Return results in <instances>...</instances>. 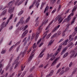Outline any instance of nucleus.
Masks as SVG:
<instances>
[{"mask_svg": "<svg viewBox=\"0 0 77 77\" xmlns=\"http://www.w3.org/2000/svg\"><path fill=\"white\" fill-rule=\"evenodd\" d=\"M54 72V70H52L51 71V72L50 73V74H49V75H50V76H51L53 74V73Z\"/></svg>", "mask_w": 77, "mask_h": 77, "instance_id": "nucleus-25", "label": "nucleus"}, {"mask_svg": "<svg viewBox=\"0 0 77 77\" xmlns=\"http://www.w3.org/2000/svg\"><path fill=\"white\" fill-rule=\"evenodd\" d=\"M28 27V25H26L25 26L24 29H23V31H24V30H26V29Z\"/></svg>", "mask_w": 77, "mask_h": 77, "instance_id": "nucleus-39", "label": "nucleus"}, {"mask_svg": "<svg viewBox=\"0 0 77 77\" xmlns=\"http://www.w3.org/2000/svg\"><path fill=\"white\" fill-rule=\"evenodd\" d=\"M12 17H13V14H11V15L10 16V17L8 19V20H7V22H6L5 24V23L3 22L1 26V28L0 29V32L2 30V29L4 28V27H6V26L7 25H8V24L9 23V21L11 20H12Z\"/></svg>", "mask_w": 77, "mask_h": 77, "instance_id": "nucleus-2", "label": "nucleus"}, {"mask_svg": "<svg viewBox=\"0 0 77 77\" xmlns=\"http://www.w3.org/2000/svg\"><path fill=\"white\" fill-rule=\"evenodd\" d=\"M59 59V58L58 57L52 63V64H51V66H54L56 63V62H57V61Z\"/></svg>", "mask_w": 77, "mask_h": 77, "instance_id": "nucleus-10", "label": "nucleus"}, {"mask_svg": "<svg viewBox=\"0 0 77 77\" xmlns=\"http://www.w3.org/2000/svg\"><path fill=\"white\" fill-rule=\"evenodd\" d=\"M59 51H57L56 53H55V56H57V55L58 53H59Z\"/></svg>", "mask_w": 77, "mask_h": 77, "instance_id": "nucleus-62", "label": "nucleus"}, {"mask_svg": "<svg viewBox=\"0 0 77 77\" xmlns=\"http://www.w3.org/2000/svg\"><path fill=\"white\" fill-rule=\"evenodd\" d=\"M74 45V44H73L72 42H71L69 44L67 47L68 48V47H70V48H72V47Z\"/></svg>", "mask_w": 77, "mask_h": 77, "instance_id": "nucleus-11", "label": "nucleus"}, {"mask_svg": "<svg viewBox=\"0 0 77 77\" xmlns=\"http://www.w3.org/2000/svg\"><path fill=\"white\" fill-rule=\"evenodd\" d=\"M69 68L68 67L66 68L65 70V72H66V71H67L69 70Z\"/></svg>", "mask_w": 77, "mask_h": 77, "instance_id": "nucleus-57", "label": "nucleus"}, {"mask_svg": "<svg viewBox=\"0 0 77 77\" xmlns=\"http://www.w3.org/2000/svg\"><path fill=\"white\" fill-rule=\"evenodd\" d=\"M38 24H39V22H37L35 25V27H37L38 26Z\"/></svg>", "mask_w": 77, "mask_h": 77, "instance_id": "nucleus-53", "label": "nucleus"}, {"mask_svg": "<svg viewBox=\"0 0 77 77\" xmlns=\"http://www.w3.org/2000/svg\"><path fill=\"white\" fill-rule=\"evenodd\" d=\"M40 62H41V60H38L35 63V65H38L39 63Z\"/></svg>", "mask_w": 77, "mask_h": 77, "instance_id": "nucleus-31", "label": "nucleus"}, {"mask_svg": "<svg viewBox=\"0 0 77 77\" xmlns=\"http://www.w3.org/2000/svg\"><path fill=\"white\" fill-rule=\"evenodd\" d=\"M69 39L70 41H72L73 40V38H71V36L70 35L69 37Z\"/></svg>", "mask_w": 77, "mask_h": 77, "instance_id": "nucleus-42", "label": "nucleus"}, {"mask_svg": "<svg viewBox=\"0 0 77 77\" xmlns=\"http://www.w3.org/2000/svg\"><path fill=\"white\" fill-rule=\"evenodd\" d=\"M51 33H50L46 37V39H48L49 38H50V37L51 36Z\"/></svg>", "mask_w": 77, "mask_h": 77, "instance_id": "nucleus-46", "label": "nucleus"}, {"mask_svg": "<svg viewBox=\"0 0 77 77\" xmlns=\"http://www.w3.org/2000/svg\"><path fill=\"white\" fill-rule=\"evenodd\" d=\"M71 19V16L70 15H69L67 18H66L63 21V22L65 23V22H67V23H68L70 20Z\"/></svg>", "mask_w": 77, "mask_h": 77, "instance_id": "nucleus-6", "label": "nucleus"}, {"mask_svg": "<svg viewBox=\"0 0 77 77\" xmlns=\"http://www.w3.org/2000/svg\"><path fill=\"white\" fill-rule=\"evenodd\" d=\"M45 49H44L42 51L41 53H40V54H39V55L38 56V58H39V57H43L44 54H43V53H44V51H45Z\"/></svg>", "mask_w": 77, "mask_h": 77, "instance_id": "nucleus-9", "label": "nucleus"}, {"mask_svg": "<svg viewBox=\"0 0 77 77\" xmlns=\"http://www.w3.org/2000/svg\"><path fill=\"white\" fill-rule=\"evenodd\" d=\"M20 0H17L16 3H15V5L16 6H17L18 5V2H20Z\"/></svg>", "mask_w": 77, "mask_h": 77, "instance_id": "nucleus-45", "label": "nucleus"}, {"mask_svg": "<svg viewBox=\"0 0 77 77\" xmlns=\"http://www.w3.org/2000/svg\"><path fill=\"white\" fill-rule=\"evenodd\" d=\"M77 5H75L73 8V9L72 11V12H75V11H76V10H77Z\"/></svg>", "mask_w": 77, "mask_h": 77, "instance_id": "nucleus-20", "label": "nucleus"}, {"mask_svg": "<svg viewBox=\"0 0 77 77\" xmlns=\"http://www.w3.org/2000/svg\"><path fill=\"white\" fill-rule=\"evenodd\" d=\"M24 12V11L23 10H22L21 11H20L19 13L18 14V15H22L23 13Z\"/></svg>", "mask_w": 77, "mask_h": 77, "instance_id": "nucleus-34", "label": "nucleus"}, {"mask_svg": "<svg viewBox=\"0 0 77 77\" xmlns=\"http://www.w3.org/2000/svg\"><path fill=\"white\" fill-rule=\"evenodd\" d=\"M3 67V66H2V64H0V69H1L0 70V74L1 73V72L2 71V67Z\"/></svg>", "mask_w": 77, "mask_h": 77, "instance_id": "nucleus-33", "label": "nucleus"}, {"mask_svg": "<svg viewBox=\"0 0 77 77\" xmlns=\"http://www.w3.org/2000/svg\"><path fill=\"white\" fill-rule=\"evenodd\" d=\"M48 9H49V7L47 6L45 8V11H44V13H45V12H46V11L48 10Z\"/></svg>", "mask_w": 77, "mask_h": 77, "instance_id": "nucleus-26", "label": "nucleus"}, {"mask_svg": "<svg viewBox=\"0 0 77 77\" xmlns=\"http://www.w3.org/2000/svg\"><path fill=\"white\" fill-rule=\"evenodd\" d=\"M64 72H65V71H64V70H62L61 72H60V74H59L60 75H62V74H63L64 73Z\"/></svg>", "mask_w": 77, "mask_h": 77, "instance_id": "nucleus-44", "label": "nucleus"}, {"mask_svg": "<svg viewBox=\"0 0 77 77\" xmlns=\"http://www.w3.org/2000/svg\"><path fill=\"white\" fill-rule=\"evenodd\" d=\"M57 35V33H55L51 37V38L52 39V38H53L54 37H56Z\"/></svg>", "mask_w": 77, "mask_h": 77, "instance_id": "nucleus-43", "label": "nucleus"}, {"mask_svg": "<svg viewBox=\"0 0 77 77\" xmlns=\"http://www.w3.org/2000/svg\"><path fill=\"white\" fill-rule=\"evenodd\" d=\"M14 2H15V0H13L8 4V6H7V8H9L8 13H10V14L12 13L14 10V9H15V7L12 8V4L14 3Z\"/></svg>", "mask_w": 77, "mask_h": 77, "instance_id": "nucleus-1", "label": "nucleus"}, {"mask_svg": "<svg viewBox=\"0 0 77 77\" xmlns=\"http://www.w3.org/2000/svg\"><path fill=\"white\" fill-rule=\"evenodd\" d=\"M25 0H21L19 2V3L18 5V6L20 5H21L22 3H23V2Z\"/></svg>", "mask_w": 77, "mask_h": 77, "instance_id": "nucleus-35", "label": "nucleus"}, {"mask_svg": "<svg viewBox=\"0 0 77 77\" xmlns=\"http://www.w3.org/2000/svg\"><path fill=\"white\" fill-rule=\"evenodd\" d=\"M26 71H25L23 72V73L22 74V77H24V76L25 74H26Z\"/></svg>", "mask_w": 77, "mask_h": 77, "instance_id": "nucleus-50", "label": "nucleus"}, {"mask_svg": "<svg viewBox=\"0 0 77 77\" xmlns=\"http://www.w3.org/2000/svg\"><path fill=\"white\" fill-rule=\"evenodd\" d=\"M33 48H36V43H35L32 46Z\"/></svg>", "mask_w": 77, "mask_h": 77, "instance_id": "nucleus-47", "label": "nucleus"}, {"mask_svg": "<svg viewBox=\"0 0 77 77\" xmlns=\"http://www.w3.org/2000/svg\"><path fill=\"white\" fill-rule=\"evenodd\" d=\"M33 54H32V55L31 54V56H30L28 59L29 62V61H30L31 60H32V57H33Z\"/></svg>", "mask_w": 77, "mask_h": 77, "instance_id": "nucleus-22", "label": "nucleus"}, {"mask_svg": "<svg viewBox=\"0 0 77 77\" xmlns=\"http://www.w3.org/2000/svg\"><path fill=\"white\" fill-rule=\"evenodd\" d=\"M24 19V17H22L20 20V21L18 22L16 25V27H18V26L20 23H21L23 24V19Z\"/></svg>", "mask_w": 77, "mask_h": 77, "instance_id": "nucleus-7", "label": "nucleus"}, {"mask_svg": "<svg viewBox=\"0 0 77 77\" xmlns=\"http://www.w3.org/2000/svg\"><path fill=\"white\" fill-rule=\"evenodd\" d=\"M53 42L51 41H50V42L49 43L48 45H51V44H53Z\"/></svg>", "mask_w": 77, "mask_h": 77, "instance_id": "nucleus-54", "label": "nucleus"}, {"mask_svg": "<svg viewBox=\"0 0 77 77\" xmlns=\"http://www.w3.org/2000/svg\"><path fill=\"white\" fill-rule=\"evenodd\" d=\"M31 51V49H29L28 51H27V54H29L30 51Z\"/></svg>", "mask_w": 77, "mask_h": 77, "instance_id": "nucleus-61", "label": "nucleus"}, {"mask_svg": "<svg viewBox=\"0 0 77 77\" xmlns=\"http://www.w3.org/2000/svg\"><path fill=\"white\" fill-rule=\"evenodd\" d=\"M67 49H68V47H66L65 48H64L63 49L62 51V52H61V55H62V54H63V53H65V51H66V50H67Z\"/></svg>", "mask_w": 77, "mask_h": 77, "instance_id": "nucleus-13", "label": "nucleus"}, {"mask_svg": "<svg viewBox=\"0 0 77 77\" xmlns=\"http://www.w3.org/2000/svg\"><path fill=\"white\" fill-rule=\"evenodd\" d=\"M48 32H49V31L48 30L47 31H46V32H44L43 33V35H45L43 37V38L44 39V38H45V37H46L47 36V33H48Z\"/></svg>", "mask_w": 77, "mask_h": 77, "instance_id": "nucleus-17", "label": "nucleus"}, {"mask_svg": "<svg viewBox=\"0 0 77 77\" xmlns=\"http://www.w3.org/2000/svg\"><path fill=\"white\" fill-rule=\"evenodd\" d=\"M76 72V69H75L72 72V74H74Z\"/></svg>", "mask_w": 77, "mask_h": 77, "instance_id": "nucleus-51", "label": "nucleus"}, {"mask_svg": "<svg viewBox=\"0 0 77 77\" xmlns=\"http://www.w3.org/2000/svg\"><path fill=\"white\" fill-rule=\"evenodd\" d=\"M35 66H34L33 67H32V68L31 69L30 71H32V70H33V69H35Z\"/></svg>", "mask_w": 77, "mask_h": 77, "instance_id": "nucleus-55", "label": "nucleus"}, {"mask_svg": "<svg viewBox=\"0 0 77 77\" xmlns=\"http://www.w3.org/2000/svg\"><path fill=\"white\" fill-rule=\"evenodd\" d=\"M56 20H58V21H59L60 23H61V22H62V21H63V18L62 17H61L60 16H57L56 18Z\"/></svg>", "mask_w": 77, "mask_h": 77, "instance_id": "nucleus-4", "label": "nucleus"}, {"mask_svg": "<svg viewBox=\"0 0 77 77\" xmlns=\"http://www.w3.org/2000/svg\"><path fill=\"white\" fill-rule=\"evenodd\" d=\"M19 60V58L17 57V59L15 61H14V62L12 64V65H15V64Z\"/></svg>", "mask_w": 77, "mask_h": 77, "instance_id": "nucleus-21", "label": "nucleus"}, {"mask_svg": "<svg viewBox=\"0 0 77 77\" xmlns=\"http://www.w3.org/2000/svg\"><path fill=\"white\" fill-rule=\"evenodd\" d=\"M52 23H53V21H51L50 23L49 24L48 26L47 27V28H46L45 30H47L48 29V28L49 27H50V25H51V24H52Z\"/></svg>", "mask_w": 77, "mask_h": 77, "instance_id": "nucleus-28", "label": "nucleus"}, {"mask_svg": "<svg viewBox=\"0 0 77 77\" xmlns=\"http://www.w3.org/2000/svg\"><path fill=\"white\" fill-rule=\"evenodd\" d=\"M21 42V41L20 40L19 41V42H17L16 44H15V46H17V45H18L19 44H20V43Z\"/></svg>", "mask_w": 77, "mask_h": 77, "instance_id": "nucleus-41", "label": "nucleus"}, {"mask_svg": "<svg viewBox=\"0 0 77 77\" xmlns=\"http://www.w3.org/2000/svg\"><path fill=\"white\" fill-rule=\"evenodd\" d=\"M12 57H13V56L12 57H11L10 60V61L9 62V63L8 65V66H7L6 70V71H8V69H9V68L10 66H11V60H12Z\"/></svg>", "mask_w": 77, "mask_h": 77, "instance_id": "nucleus-8", "label": "nucleus"}, {"mask_svg": "<svg viewBox=\"0 0 77 77\" xmlns=\"http://www.w3.org/2000/svg\"><path fill=\"white\" fill-rule=\"evenodd\" d=\"M7 11V10L6 9L4 11L2 14L1 15V17H2V15H5V14H6V12Z\"/></svg>", "mask_w": 77, "mask_h": 77, "instance_id": "nucleus-19", "label": "nucleus"}, {"mask_svg": "<svg viewBox=\"0 0 77 77\" xmlns=\"http://www.w3.org/2000/svg\"><path fill=\"white\" fill-rule=\"evenodd\" d=\"M30 19V16H29L27 18V19L25 21L26 23H28Z\"/></svg>", "mask_w": 77, "mask_h": 77, "instance_id": "nucleus-27", "label": "nucleus"}, {"mask_svg": "<svg viewBox=\"0 0 77 77\" xmlns=\"http://www.w3.org/2000/svg\"><path fill=\"white\" fill-rule=\"evenodd\" d=\"M75 19H76L75 17L72 20L71 22V24H72L74 23V22H75Z\"/></svg>", "mask_w": 77, "mask_h": 77, "instance_id": "nucleus-36", "label": "nucleus"}, {"mask_svg": "<svg viewBox=\"0 0 77 77\" xmlns=\"http://www.w3.org/2000/svg\"><path fill=\"white\" fill-rule=\"evenodd\" d=\"M49 14V12H48L46 13V15L47 17L48 16Z\"/></svg>", "mask_w": 77, "mask_h": 77, "instance_id": "nucleus-64", "label": "nucleus"}, {"mask_svg": "<svg viewBox=\"0 0 77 77\" xmlns=\"http://www.w3.org/2000/svg\"><path fill=\"white\" fill-rule=\"evenodd\" d=\"M68 52H66V53L63 56V58H65L66 57H67L68 56Z\"/></svg>", "mask_w": 77, "mask_h": 77, "instance_id": "nucleus-23", "label": "nucleus"}, {"mask_svg": "<svg viewBox=\"0 0 77 77\" xmlns=\"http://www.w3.org/2000/svg\"><path fill=\"white\" fill-rule=\"evenodd\" d=\"M27 49H28V46H26L25 48V49L24 52H21L20 53V56H21V57H24V55L26 54V51L27 50Z\"/></svg>", "mask_w": 77, "mask_h": 77, "instance_id": "nucleus-5", "label": "nucleus"}, {"mask_svg": "<svg viewBox=\"0 0 77 77\" xmlns=\"http://www.w3.org/2000/svg\"><path fill=\"white\" fill-rule=\"evenodd\" d=\"M60 25H59L58 26L55 27L52 31V32H55V31H57V30H58V29H59V28L60 27Z\"/></svg>", "mask_w": 77, "mask_h": 77, "instance_id": "nucleus-12", "label": "nucleus"}, {"mask_svg": "<svg viewBox=\"0 0 77 77\" xmlns=\"http://www.w3.org/2000/svg\"><path fill=\"white\" fill-rule=\"evenodd\" d=\"M28 33V30H26L23 34L22 36V38H23V37L25 36V35H26V34H27V33Z\"/></svg>", "mask_w": 77, "mask_h": 77, "instance_id": "nucleus-14", "label": "nucleus"}, {"mask_svg": "<svg viewBox=\"0 0 77 77\" xmlns=\"http://www.w3.org/2000/svg\"><path fill=\"white\" fill-rule=\"evenodd\" d=\"M18 75L17 77H19L20 75H21V73H22V72H21V71H19L18 72Z\"/></svg>", "mask_w": 77, "mask_h": 77, "instance_id": "nucleus-40", "label": "nucleus"}, {"mask_svg": "<svg viewBox=\"0 0 77 77\" xmlns=\"http://www.w3.org/2000/svg\"><path fill=\"white\" fill-rule=\"evenodd\" d=\"M15 47V45H14L10 48V49L9 50V51H11V50H12V48H14V47Z\"/></svg>", "mask_w": 77, "mask_h": 77, "instance_id": "nucleus-30", "label": "nucleus"}, {"mask_svg": "<svg viewBox=\"0 0 77 77\" xmlns=\"http://www.w3.org/2000/svg\"><path fill=\"white\" fill-rule=\"evenodd\" d=\"M68 39H67L65 40L64 42H62L61 43L62 45H66V43L68 42Z\"/></svg>", "mask_w": 77, "mask_h": 77, "instance_id": "nucleus-15", "label": "nucleus"}, {"mask_svg": "<svg viewBox=\"0 0 77 77\" xmlns=\"http://www.w3.org/2000/svg\"><path fill=\"white\" fill-rule=\"evenodd\" d=\"M40 1L41 0H38L35 4V6H36L37 8H38L39 6V2H40Z\"/></svg>", "mask_w": 77, "mask_h": 77, "instance_id": "nucleus-16", "label": "nucleus"}, {"mask_svg": "<svg viewBox=\"0 0 77 77\" xmlns=\"http://www.w3.org/2000/svg\"><path fill=\"white\" fill-rule=\"evenodd\" d=\"M20 62H19L18 63H17L15 65V66L14 67V69H16L17 68V66L20 65Z\"/></svg>", "mask_w": 77, "mask_h": 77, "instance_id": "nucleus-24", "label": "nucleus"}, {"mask_svg": "<svg viewBox=\"0 0 77 77\" xmlns=\"http://www.w3.org/2000/svg\"><path fill=\"white\" fill-rule=\"evenodd\" d=\"M35 35V33H33L32 34V37L31 38V41H32V39H33V38H34Z\"/></svg>", "mask_w": 77, "mask_h": 77, "instance_id": "nucleus-37", "label": "nucleus"}, {"mask_svg": "<svg viewBox=\"0 0 77 77\" xmlns=\"http://www.w3.org/2000/svg\"><path fill=\"white\" fill-rule=\"evenodd\" d=\"M59 47H60V48H59L57 50V51H59H59H60V50H61V47H62V45H59Z\"/></svg>", "mask_w": 77, "mask_h": 77, "instance_id": "nucleus-29", "label": "nucleus"}, {"mask_svg": "<svg viewBox=\"0 0 77 77\" xmlns=\"http://www.w3.org/2000/svg\"><path fill=\"white\" fill-rule=\"evenodd\" d=\"M62 69L61 68H60L58 70L57 72V74H58V73H59L60 71H61Z\"/></svg>", "mask_w": 77, "mask_h": 77, "instance_id": "nucleus-48", "label": "nucleus"}, {"mask_svg": "<svg viewBox=\"0 0 77 77\" xmlns=\"http://www.w3.org/2000/svg\"><path fill=\"white\" fill-rule=\"evenodd\" d=\"M20 45H19V47L17 48V52H18L19 50V49H20Z\"/></svg>", "mask_w": 77, "mask_h": 77, "instance_id": "nucleus-63", "label": "nucleus"}, {"mask_svg": "<svg viewBox=\"0 0 77 77\" xmlns=\"http://www.w3.org/2000/svg\"><path fill=\"white\" fill-rule=\"evenodd\" d=\"M36 2V0H34L32 5L30 6L29 9H30L32 8H33V5H34V4Z\"/></svg>", "mask_w": 77, "mask_h": 77, "instance_id": "nucleus-18", "label": "nucleus"}, {"mask_svg": "<svg viewBox=\"0 0 77 77\" xmlns=\"http://www.w3.org/2000/svg\"><path fill=\"white\" fill-rule=\"evenodd\" d=\"M25 66H24L23 67V65H22L21 66V69L22 71H23V70H24V68H25Z\"/></svg>", "mask_w": 77, "mask_h": 77, "instance_id": "nucleus-38", "label": "nucleus"}, {"mask_svg": "<svg viewBox=\"0 0 77 77\" xmlns=\"http://www.w3.org/2000/svg\"><path fill=\"white\" fill-rule=\"evenodd\" d=\"M68 29L69 28H68L67 27H66L64 31V33H65V32H66L68 30Z\"/></svg>", "mask_w": 77, "mask_h": 77, "instance_id": "nucleus-56", "label": "nucleus"}, {"mask_svg": "<svg viewBox=\"0 0 77 77\" xmlns=\"http://www.w3.org/2000/svg\"><path fill=\"white\" fill-rule=\"evenodd\" d=\"M42 26H43V24H42L41 25H40L39 26L38 28V32L36 34V36L37 38H38L39 33L41 32V31L42 30Z\"/></svg>", "mask_w": 77, "mask_h": 77, "instance_id": "nucleus-3", "label": "nucleus"}, {"mask_svg": "<svg viewBox=\"0 0 77 77\" xmlns=\"http://www.w3.org/2000/svg\"><path fill=\"white\" fill-rule=\"evenodd\" d=\"M41 38H40L37 44H39V42H41Z\"/></svg>", "mask_w": 77, "mask_h": 77, "instance_id": "nucleus-59", "label": "nucleus"}, {"mask_svg": "<svg viewBox=\"0 0 77 77\" xmlns=\"http://www.w3.org/2000/svg\"><path fill=\"white\" fill-rule=\"evenodd\" d=\"M75 54V52H73L70 55V58L72 57L73 56H74V54Z\"/></svg>", "mask_w": 77, "mask_h": 77, "instance_id": "nucleus-32", "label": "nucleus"}, {"mask_svg": "<svg viewBox=\"0 0 77 77\" xmlns=\"http://www.w3.org/2000/svg\"><path fill=\"white\" fill-rule=\"evenodd\" d=\"M56 11V9L55 8L54 10H53L52 11L51 13H52V14H54V12H55Z\"/></svg>", "mask_w": 77, "mask_h": 77, "instance_id": "nucleus-52", "label": "nucleus"}, {"mask_svg": "<svg viewBox=\"0 0 77 77\" xmlns=\"http://www.w3.org/2000/svg\"><path fill=\"white\" fill-rule=\"evenodd\" d=\"M60 64H61L60 63H59L58 65H57V66H56L57 68H58V67H59V66H60Z\"/></svg>", "mask_w": 77, "mask_h": 77, "instance_id": "nucleus-58", "label": "nucleus"}, {"mask_svg": "<svg viewBox=\"0 0 77 77\" xmlns=\"http://www.w3.org/2000/svg\"><path fill=\"white\" fill-rule=\"evenodd\" d=\"M6 51L5 50H3L1 52L2 54H5L6 53Z\"/></svg>", "mask_w": 77, "mask_h": 77, "instance_id": "nucleus-49", "label": "nucleus"}, {"mask_svg": "<svg viewBox=\"0 0 77 77\" xmlns=\"http://www.w3.org/2000/svg\"><path fill=\"white\" fill-rule=\"evenodd\" d=\"M72 65V62H71L69 64V67H71Z\"/></svg>", "mask_w": 77, "mask_h": 77, "instance_id": "nucleus-60", "label": "nucleus"}]
</instances>
